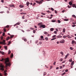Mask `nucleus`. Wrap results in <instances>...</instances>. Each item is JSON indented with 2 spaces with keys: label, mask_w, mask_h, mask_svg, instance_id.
I'll use <instances>...</instances> for the list:
<instances>
[{
  "label": "nucleus",
  "mask_w": 76,
  "mask_h": 76,
  "mask_svg": "<svg viewBox=\"0 0 76 76\" xmlns=\"http://www.w3.org/2000/svg\"><path fill=\"white\" fill-rule=\"evenodd\" d=\"M9 59L7 58L5 62V63L6 64V67H7L8 66H10V63H7V62H9Z\"/></svg>",
  "instance_id": "obj_1"
},
{
  "label": "nucleus",
  "mask_w": 76,
  "mask_h": 76,
  "mask_svg": "<svg viewBox=\"0 0 76 76\" xmlns=\"http://www.w3.org/2000/svg\"><path fill=\"white\" fill-rule=\"evenodd\" d=\"M42 1H43L42 0H41L40 1H36V2L37 3H38V4H42Z\"/></svg>",
  "instance_id": "obj_2"
},
{
  "label": "nucleus",
  "mask_w": 76,
  "mask_h": 76,
  "mask_svg": "<svg viewBox=\"0 0 76 76\" xmlns=\"http://www.w3.org/2000/svg\"><path fill=\"white\" fill-rule=\"evenodd\" d=\"M5 42H6L5 40H3V42L0 41V44H4V45H5V44H5Z\"/></svg>",
  "instance_id": "obj_3"
},
{
  "label": "nucleus",
  "mask_w": 76,
  "mask_h": 76,
  "mask_svg": "<svg viewBox=\"0 0 76 76\" xmlns=\"http://www.w3.org/2000/svg\"><path fill=\"white\" fill-rule=\"evenodd\" d=\"M0 67H1V68L0 69L1 70H3V71H4V66L3 65H2V64H1L0 65Z\"/></svg>",
  "instance_id": "obj_4"
},
{
  "label": "nucleus",
  "mask_w": 76,
  "mask_h": 76,
  "mask_svg": "<svg viewBox=\"0 0 76 76\" xmlns=\"http://www.w3.org/2000/svg\"><path fill=\"white\" fill-rule=\"evenodd\" d=\"M39 28H45V25L44 24H42L39 26Z\"/></svg>",
  "instance_id": "obj_5"
},
{
  "label": "nucleus",
  "mask_w": 76,
  "mask_h": 76,
  "mask_svg": "<svg viewBox=\"0 0 76 76\" xmlns=\"http://www.w3.org/2000/svg\"><path fill=\"white\" fill-rule=\"evenodd\" d=\"M60 43H64V40H61L60 42Z\"/></svg>",
  "instance_id": "obj_6"
},
{
  "label": "nucleus",
  "mask_w": 76,
  "mask_h": 76,
  "mask_svg": "<svg viewBox=\"0 0 76 76\" xmlns=\"http://www.w3.org/2000/svg\"><path fill=\"white\" fill-rule=\"evenodd\" d=\"M72 2L71 1H70L69 2V5H70V6H72Z\"/></svg>",
  "instance_id": "obj_7"
},
{
  "label": "nucleus",
  "mask_w": 76,
  "mask_h": 76,
  "mask_svg": "<svg viewBox=\"0 0 76 76\" xmlns=\"http://www.w3.org/2000/svg\"><path fill=\"white\" fill-rule=\"evenodd\" d=\"M66 37H68V38L70 39V38H72V37L70 36H69V35H68V36H66Z\"/></svg>",
  "instance_id": "obj_8"
},
{
  "label": "nucleus",
  "mask_w": 76,
  "mask_h": 76,
  "mask_svg": "<svg viewBox=\"0 0 76 76\" xmlns=\"http://www.w3.org/2000/svg\"><path fill=\"white\" fill-rule=\"evenodd\" d=\"M29 2L27 1L26 2V5L27 6H29Z\"/></svg>",
  "instance_id": "obj_9"
},
{
  "label": "nucleus",
  "mask_w": 76,
  "mask_h": 76,
  "mask_svg": "<svg viewBox=\"0 0 76 76\" xmlns=\"http://www.w3.org/2000/svg\"><path fill=\"white\" fill-rule=\"evenodd\" d=\"M75 42V41L74 40H72V44H74Z\"/></svg>",
  "instance_id": "obj_10"
},
{
  "label": "nucleus",
  "mask_w": 76,
  "mask_h": 76,
  "mask_svg": "<svg viewBox=\"0 0 76 76\" xmlns=\"http://www.w3.org/2000/svg\"><path fill=\"white\" fill-rule=\"evenodd\" d=\"M42 23H40L38 24V25H40V26H41V25H42Z\"/></svg>",
  "instance_id": "obj_11"
},
{
  "label": "nucleus",
  "mask_w": 76,
  "mask_h": 76,
  "mask_svg": "<svg viewBox=\"0 0 76 76\" xmlns=\"http://www.w3.org/2000/svg\"><path fill=\"white\" fill-rule=\"evenodd\" d=\"M26 13L22 12L20 13V15H26Z\"/></svg>",
  "instance_id": "obj_12"
},
{
  "label": "nucleus",
  "mask_w": 76,
  "mask_h": 76,
  "mask_svg": "<svg viewBox=\"0 0 76 76\" xmlns=\"http://www.w3.org/2000/svg\"><path fill=\"white\" fill-rule=\"evenodd\" d=\"M20 7H21V8H22V7H23L24 6L23 5H20L19 6Z\"/></svg>",
  "instance_id": "obj_13"
},
{
  "label": "nucleus",
  "mask_w": 76,
  "mask_h": 76,
  "mask_svg": "<svg viewBox=\"0 0 76 76\" xmlns=\"http://www.w3.org/2000/svg\"><path fill=\"white\" fill-rule=\"evenodd\" d=\"M47 74V73L45 72H43V76H45Z\"/></svg>",
  "instance_id": "obj_14"
},
{
  "label": "nucleus",
  "mask_w": 76,
  "mask_h": 76,
  "mask_svg": "<svg viewBox=\"0 0 76 76\" xmlns=\"http://www.w3.org/2000/svg\"><path fill=\"white\" fill-rule=\"evenodd\" d=\"M10 38V37H8L6 38V40L7 41H8V40H9Z\"/></svg>",
  "instance_id": "obj_15"
},
{
  "label": "nucleus",
  "mask_w": 76,
  "mask_h": 76,
  "mask_svg": "<svg viewBox=\"0 0 76 76\" xmlns=\"http://www.w3.org/2000/svg\"><path fill=\"white\" fill-rule=\"evenodd\" d=\"M43 54L44 56H45V51H42Z\"/></svg>",
  "instance_id": "obj_16"
},
{
  "label": "nucleus",
  "mask_w": 76,
  "mask_h": 76,
  "mask_svg": "<svg viewBox=\"0 0 76 76\" xmlns=\"http://www.w3.org/2000/svg\"><path fill=\"white\" fill-rule=\"evenodd\" d=\"M73 64H74V62L72 61L71 64V65H72V66H73Z\"/></svg>",
  "instance_id": "obj_17"
},
{
  "label": "nucleus",
  "mask_w": 76,
  "mask_h": 76,
  "mask_svg": "<svg viewBox=\"0 0 76 76\" xmlns=\"http://www.w3.org/2000/svg\"><path fill=\"white\" fill-rule=\"evenodd\" d=\"M69 54H67L66 56H65V59L67 58V56H69Z\"/></svg>",
  "instance_id": "obj_18"
},
{
  "label": "nucleus",
  "mask_w": 76,
  "mask_h": 76,
  "mask_svg": "<svg viewBox=\"0 0 76 76\" xmlns=\"http://www.w3.org/2000/svg\"><path fill=\"white\" fill-rule=\"evenodd\" d=\"M72 17H73L74 18H75L76 19V16H75V15H72Z\"/></svg>",
  "instance_id": "obj_19"
},
{
  "label": "nucleus",
  "mask_w": 76,
  "mask_h": 76,
  "mask_svg": "<svg viewBox=\"0 0 76 76\" xmlns=\"http://www.w3.org/2000/svg\"><path fill=\"white\" fill-rule=\"evenodd\" d=\"M44 34H45V35H47V34H48V33H47V32L45 31L44 32Z\"/></svg>",
  "instance_id": "obj_20"
},
{
  "label": "nucleus",
  "mask_w": 76,
  "mask_h": 76,
  "mask_svg": "<svg viewBox=\"0 0 76 76\" xmlns=\"http://www.w3.org/2000/svg\"><path fill=\"white\" fill-rule=\"evenodd\" d=\"M65 31H66V29H65V28H63V32H64H64H65Z\"/></svg>",
  "instance_id": "obj_21"
},
{
  "label": "nucleus",
  "mask_w": 76,
  "mask_h": 76,
  "mask_svg": "<svg viewBox=\"0 0 76 76\" xmlns=\"http://www.w3.org/2000/svg\"><path fill=\"white\" fill-rule=\"evenodd\" d=\"M72 6L73 7H75V6H76V5H75V4H73L72 5Z\"/></svg>",
  "instance_id": "obj_22"
},
{
  "label": "nucleus",
  "mask_w": 76,
  "mask_h": 76,
  "mask_svg": "<svg viewBox=\"0 0 76 76\" xmlns=\"http://www.w3.org/2000/svg\"><path fill=\"white\" fill-rule=\"evenodd\" d=\"M10 6L11 7H14V5H10Z\"/></svg>",
  "instance_id": "obj_23"
},
{
  "label": "nucleus",
  "mask_w": 76,
  "mask_h": 76,
  "mask_svg": "<svg viewBox=\"0 0 76 76\" xmlns=\"http://www.w3.org/2000/svg\"><path fill=\"white\" fill-rule=\"evenodd\" d=\"M50 30L51 31H54V28H50Z\"/></svg>",
  "instance_id": "obj_24"
},
{
  "label": "nucleus",
  "mask_w": 76,
  "mask_h": 76,
  "mask_svg": "<svg viewBox=\"0 0 76 76\" xmlns=\"http://www.w3.org/2000/svg\"><path fill=\"white\" fill-rule=\"evenodd\" d=\"M56 39V37L53 38L51 39V41H53V40H54V39Z\"/></svg>",
  "instance_id": "obj_25"
},
{
  "label": "nucleus",
  "mask_w": 76,
  "mask_h": 76,
  "mask_svg": "<svg viewBox=\"0 0 76 76\" xmlns=\"http://www.w3.org/2000/svg\"><path fill=\"white\" fill-rule=\"evenodd\" d=\"M60 54H62V56H63L64 54H63V52L61 51V52H60Z\"/></svg>",
  "instance_id": "obj_26"
},
{
  "label": "nucleus",
  "mask_w": 76,
  "mask_h": 76,
  "mask_svg": "<svg viewBox=\"0 0 76 76\" xmlns=\"http://www.w3.org/2000/svg\"><path fill=\"white\" fill-rule=\"evenodd\" d=\"M24 41H25V42H26L27 41V39H26L25 38L24 39Z\"/></svg>",
  "instance_id": "obj_27"
},
{
  "label": "nucleus",
  "mask_w": 76,
  "mask_h": 76,
  "mask_svg": "<svg viewBox=\"0 0 76 76\" xmlns=\"http://www.w3.org/2000/svg\"><path fill=\"white\" fill-rule=\"evenodd\" d=\"M0 61H4V59L2 58L1 60H0Z\"/></svg>",
  "instance_id": "obj_28"
},
{
  "label": "nucleus",
  "mask_w": 76,
  "mask_h": 76,
  "mask_svg": "<svg viewBox=\"0 0 76 76\" xmlns=\"http://www.w3.org/2000/svg\"><path fill=\"white\" fill-rule=\"evenodd\" d=\"M13 53H11V55L10 56L11 58H12V57H13Z\"/></svg>",
  "instance_id": "obj_29"
},
{
  "label": "nucleus",
  "mask_w": 76,
  "mask_h": 76,
  "mask_svg": "<svg viewBox=\"0 0 76 76\" xmlns=\"http://www.w3.org/2000/svg\"><path fill=\"white\" fill-rule=\"evenodd\" d=\"M72 59H71L69 60V62H72Z\"/></svg>",
  "instance_id": "obj_30"
},
{
  "label": "nucleus",
  "mask_w": 76,
  "mask_h": 76,
  "mask_svg": "<svg viewBox=\"0 0 76 76\" xmlns=\"http://www.w3.org/2000/svg\"><path fill=\"white\" fill-rule=\"evenodd\" d=\"M52 22H56V20H52L51 21Z\"/></svg>",
  "instance_id": "obj_31"
},
{
  "label": "nucleus",
  "mask_w": 76,
  "mask_h": 76,
  "mask_svg": "<svg viewBox=\"0 0 76 76\" xmlns=\"http://www.w3.org/2000/svg\"><path fill=\"white\" fill-rule=\"evenodd\" d=\"M4 47L5 48V50H7V46H4Z\"/></svg>",
  "instance_id": "obj_32"
},
{
  "label": "nucleus",
  "mask_w": 76,
  "mask_h": 76,
  "mask_svg": "<svg viewBox=\"0 0 76 76\" xmlns=\"http://www.w3.org/2000/svg\"><path fill=\"white\" fill-rule=\"evenodd\" d=\"M10 53H11V51H10V50H8V54H9Z\"/></svg>",
  "instance_id": "obj_33"
},
{
  "label": "nucleus",
  "mask_w": 76,
  "mask_h": 76,
  "mask_svg": "<svg viewBox=\"0 0 76 76\" xmlns=\"http://www.w3.org/2000/svg\"><path fill=\"white\" fill-rule=\"evenodd\" d=\"M64 20L65 21H68V20H69V19H64Z\"/></svg>",
  "instance_id": "obj_34"
},
{
  "label": "nucleus",
  "mask_w": 76,
  "mask_h": 76,
  "mask_svg": "<svg viewBox=\"0 0 76 76\" xmlns=\"http://www.w3.org/2000/svg\"><path fill=\"white\" fill-rule=\"evenodd\" d=\"M70 50H73V48H72V47H71L69 48Z\"/></svg>",
  "instance_id": "obj_35"
},
{
  "label": "nucleus",
  "mask_w": 76,
  "mask_h": 76,
  "mask_svg": "<svg viewBox=\"0 0 76 76\" xmlns=\"http://www.w3.org/2000/svg\"><path fill=\"white\" fill-rule=\"evenodd\" d=\"M65 74H66V72H64L62 74V76H63V75H64Z\"/></svg>",
  "instance_id": "obj_36"
},
{
  "label": "nucleus",
  "mask_w": 76,
  "mask_h": 76,
  "mask_svg": "<svg viewBox=\"0 0 76 76\" xmlns=\"http://www.w3.org/2000/svg\"><path fill=\"white\" fill-rule=\"evenodd\" d=\"M51 10H52V11H54V9H53V8H51Z\"/></svg>",
  "instance_id": "obj_37"
},
{
  "label": "nucleus",
  "mask_w": 76,
  "mask_h": 76,
  "mask_svg": "<svg viewBox=\"0 0 76 76\" xmlns=\"http://www.w3.org/2000/svg\"><path fill=\"white\" fill-rule=\"evenodd\" d=\"M39 45H41L42 44V42H40L39 43Z\"/></svg>",
  "instance_id": "obj_38"
},
{
  "label": "nucleus",
  "mask_w": 76,
  "mask_h": 76,
  "mask_svg": "<svg viewBox=\"0 0 76 76\" xmlns=\"http://www.w3.org/2000/svg\"><path fill=\"white\" fill-rule=\"evenodd\" d=\"M13 37H14V35H12L11 36H10L11 38H13Z\"/></svg>",
  "instance_id": "obj_39"
},
{
  "label": "nucleus",
  "mask_w": 76,
  "mask_h": 76,
  "mask_svg": "<svg viewBox=\"0 0 76 76\" xmlns=\"http://www.w3.org/2000/svg\"><path fill=\"white\" fill-rule=\"evenodd\" d=\"M11 44V42H8V45H10V44Z\"/></svg>",
  "instance_id": "obj_40"
},
{
  "label": "nucleus",
  "mask_w": 76,
  "mask_h": 76,
  "mask_svg": "<svg viewBox=\"0 0 76 76\" xmlns=\"http://www.w3.org/2000/svg\"><path fill=\"white\" fill-rule=\"evenodd\" d=\"M16 24H17V25H20V23H16Z\"/></svg>",
  "instance_id": "obj_41"
},
{
  "label": "nucleus",
  "mask_w": 76,
  "mask_h": 76,
  "mask_svg": "<svg viewBox=\"0 0 76 76\" xmlns=\"http://www.w3.org/2000/svg\"><path fill=\"white\" fill-rule=\"evenodd\" d=\"M56 37V35H53L52 36V38H54L55 37Z\"/></svg>",
  "instance_id": "obj_42"
},
{
  "label": "nucleus",
  "mask_w": 76,
  "mask_h": 76,
  "mask_svg": "<svg viewBox=\"0 0 76 76\" xmlns=\"http://www.w3.org/2000/svg\"><path fill=\"white\" fill-rule=\"evenodd\" d=\"M43 38H44V37L42 36H41V39H43Z\"/></svg>",
  "instance_id": "obj_43"
},
{
  "label": "nucleus",
  "mask_w": 76,
  "mask_h": 76,
  "mask_svg": "<svg viewBox=\"0 0 76 76\" xmlns=\"http://www.w3.org/2000/svg\"><path fill=\"white\" fill-rule=\"evenodd\" d=\"M55 12L56 13V14H57V12L56 10H55Z\"/></svg>",
  "instance_id": "obj_44"
},
{
  "label": "nucleus",
  "mask_w": 76,
  "mask_h": 76,
  "mask_svg": "<svg viewBox=\"0 0 76 76\" xmlns=\"http://www.w3.org/2000/svg\"><path fill=\"white\" fill-rule=\"evenodd\" d=\"M45 39H46V40H47V41L48 40V38L47 37H46L45 38Z\"/></svg>",
  "instance_id": "obj_45"
},
{
  "label": "nucleus",
  "mask_w": 76,
  "mask_h": 76,
  "mask_svg": "<svg viewBox=\"0 0 76 76\" xmlns=\"http://www.w3.org/2000/svg\"><path fill=\"white\" fill-rule=\"evenodd\" d=\"M72 24H76V21H75L74 23H72Z\"/></svg>",
  "instance_id": "obj_46"
},
{
  "label": "nucleus",
  "mask_w": 76,
  "mask_h": 76,
  "mask_svg": "<svg viewBox=\"0 0 76 76\" xmlns=\"http://www.w3.org/2000/svg\"><path fill=\"white\" fill-rule=\"evenodd\" d=\"M1 53L2 54V55H4V53L3 52H1Z\"/></svg>",
  "instance_id": "obj_47"
},
{
  "label": "nucleus",
  "mask_w": 76,
  "mask_h": 76,
  "mask_svg": "<svg viewBox=\"0 0 76 76\" xmlns=\"http://www.w3.org/2000/svg\"><path fill=\"white\" fill-rule=\"evenodd\" d=\"M51 34H49L48 35V37H50V36H51Z\"/></svg>",
  "instance_id": "obj_48"
},
{
  "label": "nucleus",
  "mask_w": 76,
  "mask_h": 76,
  "mask_svg": "<svg viewBox=\"0 0 76 76\" xmlns=\"http://www.w3.org/2000/svg\"><path fill=\"white\" fill-rule=\"evenodd\" d=\"M66 37H67L65 36H64L63 37V38H66Z\"/></svg>",
  "instance_id": "obj_49"
},
{
  "label": "nucleus",
  "mask_w": 76,
  "mask_h": 76,
  "mask_svg": "<svg viewBox=\"0 0 76 76\" xmlns=\"http://www.w3.org/2000/svg\"><path fill=\"white\" fill-rule=\"evenodd\" d=\"M52 68H53V66H50V70H51V69H52Z\"/></svg>",
  "instance_id": "obj_50"
},
{
  "label": "nucleus",
  "mask_w": 76,
  "mask_h": 76,
  "mask_svg": "<svg viewBox=\"0 0 76 76\" xmlns=\"http://www.w3.org/2000/svg\"><path fill=\"white\" fill-rule=\"evenodd\" d=\"M59 60L60 61H63V59L61 58Z\"/></svg>",
  "instance_id": "obj_51"
},
{
  "label": "nucleus",
  "mask_w": 76,
  "mask_h": 76,
  "mask_svg": "<svg viewBox=\"0 0 76 76\" xmlns=\"http://www.w3.org/2000/svg\"><path fill=\"white\" fill-rule=\"evenodd\" d=\"M65 72H68V69H66L65 70Z\"/></svg>",
  "instance_id": "obj_52"
},
{
  "label": "nucleus",
  "mask_w": 76,
  "mask_h": 76,
  "mask_svg": "<svg viewBox=\"0 0 76 76\" xmlns=\"http://www.w3.org/2000/svg\"><path fill=\"white\" fill-rule=\"evenodd\" d=\"M5 35V33H3L2 35L3 36H4V35Z\"/></svg>",
  "instance_id": "obj_53"
},
{
  "label": "nucleus",
  "mask_w": 76,
  "mask_h": 76,
  "mask_svg": "<svg viewBox=\"0 0 76 76\" xmlns=\"http://www.w3.org/2000/svg\"><path fill=\"white\" fill-rule=\"evenodd\" d=\"M38 40L36 41V42H35L36 44H37V43H38Z\"/></svg>",
  "instance_id": "obj_54"
},
{
  "label": "nucleus",
  "mask_w": 76,
  "mask_h": 76,
  "mask_svg": "<svg viewBox=\"0 0 76 76\" xmlns=\"http://www.w3.org/2000/svg\"><path fill=\"white\" fill-rule=\"evenodd\" d=\"M58 23H61V21L60 20H58Z\"/></svg>",
  "instance_id": "obj_55"
},
{
  "label": "nucleus",
  "mask_w": 76,
  "mask_h": 76,
  "mask_svg": "<svg viewBox=\"0 0 76 76\" xmlns=\"http://www.w3.org/2000/svg\"><path fill=\"white\" fill-rule=\"evenodd\" d=\"M33 32L34 34H35V30H33Z\"/></svg>",
  "instance_id": "obj_56"
},
{
  "label": "nucleus",
  "mask_w": 76,
  "mask_h": 76,
  "mask_svg": "<svg viewBox=\"0 0 76 76\" xmlns=\"http://www.w3.org/2000/svg\"><path fill=\"white\" fill-rule=\"evenodd\" d=\"M54 34H57V31H55L54 32Z\"/></svg>",
  "instance_id": "obj_57"
},
{
  "label": "nucleus",
  "mask_w": 76,
  "mask_h": 76,
  "mask_svg": "<svg viewBox=\"0 0 76 76\" xmlns=\"http://www.w3.org/2000/svg\"><path fill=\"white\" fill-rule=\"evenodd\" d=\"M30 29L32 30H34V28H30Z\"/></svg>",
  "instance_id": "obj_58"
},
{
  "label": "nucleus",
  "mask_w": 76,
  "mask_h": 76,
  "mask_svg": "<svg viewBox=\"0 0 76 76\" xmlns=\"http://www.w3.org/2000/svg\"><path fill=\"white\" fill-rule=\"evenodd\" d=\"M4 32H6V29H5V28L4 29Z\"/></svg>",
  "instance_id": "obj_59"
},
{
  "label": "nucleus",
  "mask_w": 76,
  "mask_h": 76,
  "mask_svg": "<svg viewBox=\"0 0 76 76\" xmlns=\"http://www.w3.org/2000/svg\"><path fill=\"white\" fill-rule=\"evenodd\" d=\"M1 2L2 3H4V0H1Z\"/></svg>",
  "instance_id": "obj_60"
},
{
  "label": "nucleus",
  "mask_w": 76,
  "mask_h": 76,
  "mask_svg": "<svg viewBox=\"0 0 76 76\" xmlns=\"http://www.w3.org/2000/svg\"><path fill=\"white\" fill-rule=\"evenodd\" d=\"M24 22H27V20H25L24 21Z\"/></svg>",
  "instance_id": "obj_61"
},
{
  "label": "nucleus",
  "mask_w": 76,
  "mask_h": 76,
  "mask_svg": "<svg viewBox=\"0 0 76 76\" xmlns=\"http://www.w3.org/2000/svg\"><path fill=\"white\" fill-rule=\"evenodd\" d=\"M75 25H73L72 26V27H75Z\"/></svg>",
  "instance_id": "obj_62"
},
{
  "label": "nucleus",
  "mask_w": 76,
  "mask_h": 76,
  "mask_svg": "<svg viewBox=\"0 0 76 76\" xmlns=\"http://www.w3.org/2000/svg\"><path fill=\"white\" fill-rule=\"evenodd\" d=\"M68 7H69V8H70V7H71V6L70 7L69 5H68Z\"/></svg>",
  "instance_id": "obj_63"
},
{
  "label": "nucleus",
  "mask_w": 76,
  "mask_h": 76,
  "mask_svg": "<svg viewBox=\"0 0 76 76\" xmlns=\"http://www.w3.org/2000/svg\"><path fill=\"white\" fill-rule=\"evenodd\" d=\"M0 38H1V40H2V39H3V37L1 36Z\"/></svg>",
  "instance_id": "obj_64"
}]
</instances>
